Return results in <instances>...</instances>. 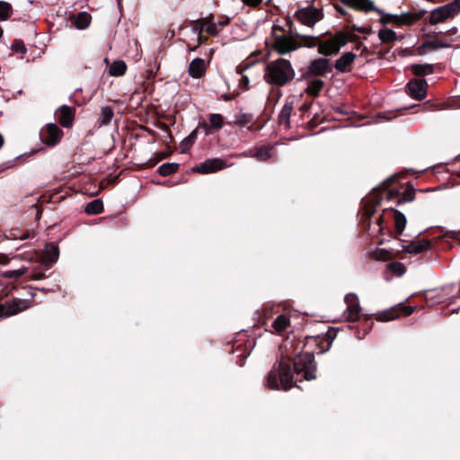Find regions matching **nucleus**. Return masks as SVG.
Wrapping results in <instances>:
<instances>
[{
  "label": "nucleus",
  "instance_id": "nucleus-1",
  "mask_svg": "<svg viewBox=\"0 0 460 460\" xmlns=\"http://www.w3.org/2000/svg\"><path fill=\"white\" fill-rule=\"evenodd\" d=\"M338 332V328L329 327L323 334L305 337L302 346L301 341L291 344L292 351L288 349V354L281 357L268 373L266 385L272 390L288 391L293 386L300 388L296 382L316 379L314 354L328 351Z\"/></svg>",
  "mask_w": 460,
  "mask_h": 460
},
{
  "label": "nucleus",
  "instance_id": "nucleus-2",
  "mask_svg": "<svg viewBox=\"0 0 460 460\" xmlns=\"http://www.w3.org/2000/svg\"><path fill=\"white\" fill-rule=\"evenodd\" d=\"M398 176H392L384 181L378 187L372 190L370 194L361 201L362 215L360 223L364 231L368 232L371 226V218L381 205L382 200H394L397 199L396 205L404 202L413 201L415 199V190L412 185L408 184L403 192L399 188L393 187L397 181Z\"/></svg>",
  "mask_w": 460,
  "mask_h": 460
},
{
  "label": "nucleus",
  "instance_id": "nucleus-3",
  "mask_svg": "<svg viewBox=\"0 0 460 460\" xmlns=\"http://www.w3.org/2000/svg\"><path fill=\"white\" fill-rule=\"evenodd\" d=\"M295 70L289 60L283 58L269 62L264 70L266 83L279 87L288 84L295 78Z\"/></svg>",
  "mask_w": 460,
  "mask_h": 460
},
{
  "label": "nucleus",
  "instance_id": "nucleus-4",
  "mask_svg": "<svg viewBox=\"0 0 460 460\" xmlns=\"http://www.w3.org/2000/svg\"><path fill=\"white\" fill-rule=\"evenodd\" d=\"M386 218H393L394 221V238L399 239L398 235H401L405 229L407 219L401 211L395 208H385L382 215L376 219V226L378 231L382 234H387L389 237L394 236V233L391 228L385 225Z\"/></svg>",
  "mask_w": 460,
  "mask_h": 460
},
{
  "label": "nucleus",
  "instance_id": "nucleus-5",
  "mask_svg": "<svg viewBox=\"0 0 460 460\" xmlns=\"http://www.w3.org/2000/svg\"><path fill=\"white\" fill-rule=\"evenodd\" d=\"M301 78L299 80H307L311 77L325 76L332 71V66L330 64V60L324 58H319L310 62L309 66L301 70Z\"/></svg>",
  "mask_w": 460,
  "mask_h": 460
},
{
  "label": "nucleus",
  "instance_id": "nucleus-6",
  "mask_svg": "<svg viewBox=\"0 0 460 460\" xmlns=\"http://www.w3.org/2000/svg\"><path fill=\"white\" fill-rule=\"evenodd\" d=\"M294 16L302 24L313 28L316 22L323 19V12L322 9L316 8L314 5L298 8Z\"/></svg>",
  "mask_w": 460,
  "mask_h": 460
},
{
  "label": "nucleus",
  "instance_id": "nucleus-7",
  "mask_svg": "<svg viewBox=\"0 0 460 460\" xmlns=\"http://www.w3.org/2000/svg\"><path fill=\"white\" fill-rule=\"evenodd\" d=\"M272 48L279 54L285 55L299 49V44L294 36L288 34H274Z\"/></svg>",
  "mask_w": 460,
  "mask_h": 460
},
{
  "label": "nucleus",
  "instance_id": "nucleus-8",
  "mask_svg": "<svg viewBox=\"0 0 460 460\" xmlns=\"http://www.w3.org/2000/svg\"><path fill=\"white\" fill-rule=\"evenodd\" d=\"M63 137V130L55 123L46 124L40 131L41 142L51 147L57 146Z\"/></svg>",
  "mask_w": 460,
  "mask_h": 460
},
{
  "label": "nucleus",
  "instance_id": "nucleus-9",
  "mask_svg": "<svg viewBox=\"0 0 460 460\" xmlns=\"http://www.w3.org/2000/svg\"><path fill=\"white\" fill-rule=\"evenodd\" d=\"M30 301L26 299L13 298L4 303H0V319L17 314L30 307Z\"/></svg>",
  "mask_w": 460,
  "mask_h": 460
},
{
  "label": "nucleus",
  "instance_id": "nucleus-10",
  "mask_svg": "<svg viewBox=\"0 0 460 460\" xmlns=\"http://www.w3.org/2000/svg\"><path fill=\"white\" fill-rule=\"evenodd\" d=\"M415 307L405 305L402 303L378 313L376 320L380 322H389L397 319L400 316H409L414 312Z\"/></svg>",
  "mask_w": 460,
  "mask_h": 460
},
{
  "label": "nucleus",
  "instance_id": "nucleus-11",
  "mask_svg": "<svg viewBox=\"0 0 460 460\" xmlns=\"http://www.w3.org/2000/svg\"><path fill=\"white\" fill-rule=\"evenodd\" d=\"M227 167L226 162L222 158H210L195 165L192 171L201 174L217 172Z\"/></svg>",
  "mask_w": 460,
  "mask_h": 460
},
{
  "label": "nucleus",
  "instance_id": "nucleus-12",
  "mask_svg": "<svg viewBox=\"0 0 460 460\" xmlns=\"http://www.w3.org/2000/svg\"><path fill=\"white\" fill-rule=\"evenodd\" d=\"M428 84L425 79H411L406 84V93L413 99L421 101L427 95Z\"/></svg>",
  "mask_w": 460,
  "mask_h": 460
},
{
  "label": "nucleus",
  "instance_id": "nucleus-13",
  "mask_svg": "<svg viewBox=\"0 0 460 460\" xmlns=\"http://www.w3.org/2000/svg\"><path fill=\"white\" fill-rule=\"evenodd\" d=\"M345 303L347 304L346 321L355 323L360 319L361 307L358 303V297L356 294L350 293L345 296Z\"/></svg>",
  "mask_w": 460,
  "mask_h": 460
},
{
  "label": "nucleus",
  "instance_id": "nucleus-14",
  "mask_svg": "<svg viewBox=\"0 0 460 460\" xmlns=\"http://www.w3.org/2000/svg\"><path fill=\"white\" fill-rule=\"evenodd\" d=\"M57 121L66 128L74 125L75 118V108L68 105L60 106L55 112Z\"/></svg>",
  "mask_w": 460,
  "mask_h": 460
},
{
  "label": "nucleus",
  "instance_id": "nucleus-15",
  "mask_svg": "<svg viewBox=\"0 0 460 460\" xmlns=\"http://www.w3.org/2000/svg\"><path fill=\"white\" fill-rule=\"evenodd\" d=\"M341 3L357 11L382 13V10L376 7L371 0H341Z\"/></svg>",
  "mask_w": 460,
  "mask_h": 460
},
{
  "label": "nucleus",
  "instance_id": "nucleus-16",
  "mask_svg": "<svg viewBox=\"0 0 460 460\" xmlns=\"http://www.w3.org/2000/svg\"><path fill=\"white\" fill-rule=\"evenodd\" d=\"M59 249L54 243H48L45 246L42 257V263L48 269H50L58 260Z\"/></svg>",
  "mask_w": 460,
  "mask_h": 460
},
{
  "label": "nucleus",
  "instance_id": "nucleus-17",
  "mask_svg": "<svg viewBox=\"0 0 460 460\" xmlns=\"http://www.w3.org/2000/svg\"><path fill=\"white\" fill-rule=\"evenodd\" d=\"M455 17L447 4L439 6L431 11L428 22L430 24H437Z\"/></svg>",
  "mask_w": 460,
  "mask_h": 460
},
{
  "label": "nucleus",
  "instance_id": "nucleus-18",
  "mask_svg": "<svg viewBox=\"0 0 460 460\" xmlns=\"http://www.w3.org/2000/svg\"><path fill=\"white\" fill-rule=\"evenodd\" d=\"M356 58L354 53L345 52L335 61L332 67L339 73H349Z\"/></svg>",
  "mask_w": 460,
  "mask_h": 460
},
{
  "label": "nucleus",
  "instance_id": "nucleus-19",
  "mask_svg": "<svg viewBox=\"0 0 460 460\" xmlns=\"http://www.w3.org/2000/svg\"><path fill=\"white\" fill-rule=\"evenodd\" d=\"M255 342L253 340H247L244 343L239 344L233 349V354L236 357V364L240 367L244 365L246 358L250 355Z\"/></svg>",
  "mask_w": 460,
  "mask_h": 460
},
{
  "label": "nucleus",
  "instance_id": "nucleus-20",
  "mask_svg": "<svg viewBox=\"0 0 460 460\" xmlns=\"http://www.w3.org/2000/svg\"><path fill=\"white\" fill-rule=\"evenodd\" d=\"M272 155L273 146H262L258 148L249 149L248 151L243 153L242 155L254 157L259 161L266 162L271 158Z\"/></svg>",
  "mask_w": 460,
  "mask_h": 460
},
{
  "label": "nucleus",
  "instance_id": "nucleus-21",
  "mask_svg": "<svg viewBox=\"0 0 460 460\" xmlns=\"http://www.w3.org/2000/svg\"><path fill=\"white\" fill-rule=\"evenodd\" d=\"M207 71V65L203 58H196L189 65L188 73L195 79L203 77Z\"/></svg>",
  "mask_w": 460,
  "mask_h": 460
},
{
  "label": "nucleus",
  "instance_id": "nucleus-22",
  "mask_svg": "<svg viewBox=\"0 0 460 460\" xmlns=\"http://www.w3.org/2000/svg\"><path fill=\"white\" fill-rule=\"evenodd\" d=\"M431 248V242L428 239L411 241L409 244L402 246V251L411 254H418Z\"/></svg>",
  "mask_w": 460,
  "mask_h": 460
},
{
  "label": "nucleus",
  "instance_id": "nucleus-23",
  "mask_svg": "<svg viewBox=\"0 0 460 460\" xmlns=\"http://www.w3.org/2000/svg\"><path fill=\"white\" fill-rule=\"evenodd\" d=\"M426 13H427L426 10L403 13L398 16L399 26H401V25L411 26L414 23H416L417 22L423 19L424 16L426 15Z\"/></svg>",
  "mask_w": 460,
  "mask_h": 460
},
{
  "label": "nucleus",
  "instance_id": "nucleus-24",
  "mask_svg": "<svg viewBox=\"0 0 460 460\" xmlns=\"http://www.w3.org/2000/svg\"><path fill=\"white\" fill-rule=\"evenodd\" d=\"M92 16L87 12H80L78 13H73L69 16V21L72 25L78 30L86 29L91 22Z\"/></svg>",
  "mask_w": 460,
  "mask_h": 460
},
{
  "label": "nucleus",
  "instance_id": "nucleus-25",
  "mask_svg": "<svg viewBox=\"0 0 460 460\" xmlns=\"http://www.w3.org/2000/svg\"><path fill=\"white\" fill-rule=\"evenodd\" d=\"M294 102L289 98L286 100V102L279 114V124L283 125L286 128H289L290 116L293 111Z\"/></svg>",
  "mask_w": 460,
  "mask_h": 460
},
{
  "label": "nucleus",
  "instance_id": "nucleus-26",
  "mask_svg": "<svg viewBox=\"0 0 460 460\" xmlns=\"http://www.w3.org/2000/svg\"><path fill=\"white\" fill-rule=\"evenodd\" d=\"M337 46H335L332 37L327 40H322L320 39V43L318 44V52L325 57L337 55L338 49Z\"/></svg>",
  "mask_w": 460,
  "mask_h": 460
},
{
  "label": "nucleus",
  "instance_id": "nucleus-27",
  "mask_svg": "<svg viewBox=\"0 0 460 460\" xmlns=\"http://www.w3.org/2000/svg\"><path fill=\"white\" fill-rule=\"evenodd\" d=\"M295 37L296 40L298 41L299 48L305 47V48H314L318 47V44L320 43V38L315 36H310V35H303L300 33H296Z\"/></svg>",
  "mask_w": 460,
  "mask_h": 460
},
{
  "label": "nucleus",
  "instance_id": "nucleus-28",
  "mask_svg": "<svg viewBox=\"0 0 460 460\" xmlns=\"http://www.w3.org/2000/svg\"><path fill=\"white\" fill-rule=\"evenodd\" d=\"M290 325V320L284 314L279 315L272 323L271 327L274 329L272 332L280 334Z\"/></svg>",
  "mask_w": 460,
  "mask_h": 460
},
{
  "label": "nucleus",
  "instance_id": "nucleus-29",
  "mask_svg": "<svg viewBox=\"0 0 460 460\" xmlns=\"http://www.w3.org/2000/svg\"><path fill=\"white\" fill-rule=\"evenodd\" d=\"M449 45L447 43L442 42L438 40H425L419 48L418 52L420 55H423L426 53V49H443L447 48Z\"/></svg>",
  "mask_w": 460,
  "mask_h": 460
},
{
  "label": "nucleus",
  "instance_id": "nucleus-30",
  "mask_svg": "<svg viewBox=\"0 0 460 460\" xmlns=\"http://www.w3.org/2000/svg\"><path fill=\"white\" fill-rule=\"evenodd\" d=\"M113 117H114V111L111 106L102 107L99 118H98V123L100 126L110 125Z\"/></svg>",
  "mask_w": 460,
  "mask_h": 460
},
{
  "label": "nucleus",
  "instance_id": "nucleus-31",
  "mask_svg": "<svg viewBox=\"0 0 460 460\" xmlns=\"http://www.w3.org/2000/svg\"><path fill=\"white\" fill-rule=\"evenodd\" d=\"M411 71L416 76H425L434 71V66L430 64H415L411 66Z\"/></svg>",
  "mask_w": 460,
  "mask_h": 460
},
{
  "label": "nucleus",
  "instance_id": "nucleus-32",
  "mask_svg": "<svg viewBox=\"0 0 460 460\" xmlns=\"http://www.w3.org/2000/svg\"><path fill=\"white\" fill-rule=\"evenodd\" d=\"M209 124L204 123L203 127L205 128H212L214 130H219L224 126V117L218 113H213L209 115Z\"/></svg>",
  "mask_w": 460,
  "mask_h": 460
},
{
  "label": "nucleus",
  "instance_id": "nucleus-33",
  "mask_svg": "<svg viewBox=\"0 0 460 460\" xmlns=\"http://www.w3.org/2000/svg\"><path fill=\"white\" fill-rule=\"evenodd\" d=\"M127 71V65L123 60L114 61L109 68V74L112 76H121Z\"/></svg>",
  "mask_w": 460,
  "mask_h": 460
},
{
  "label": "nucleus",
  "instance_id": "nucleus-34",
  "mask_svg": "<svg viewBox=\"0 0 460 460\" xmlns=\"http://www.w3.org/2000/svg\"><path fill=\"white\" fill-rule=\"evenodd\" d=\"M324 86V83L321 79H314L313 80L309 85L305 89V93L312 96V97H317L320 94V92Z\"/></svg>",
  "mask_w": 460,
  "mask_h": 460
},
{
  "label": "nucleus",
  "instance_id": "nucleus-35",
  "mask_svg": "<svg viewBox=\"0 0 460 460\" xmlns=\"http://www.w3.org/2000/svg\"><path fill=\"white\" fill-rule=\"evenodd\" d=\"M88 215H98L103 211V203L101 199H93L89 202L84 209Z\"/></svg>",
  "mask_w": 460,
  "mask_h": 460
},
{
  "label": "nucleus",
  "instance_id": "nucleus-36",
  "mask_svg": "<svg viewBox=\"0 0 460 460\" xmlns=\"http://www.w3.org/2000/svg\"><path fill=\"white\" fill-rule=\"evenodd\" d=\"M378 38L382 43H390L397 40L396 32L391 29H382L378 32Z\"/></svg>",
  "mask_w": 460,
  "mask_h": 460
},
{
  "label": "nucleus",
  "instance_id": "nucleus-37",
  "mask_svg": "<svg viewBox=\"0 0 460 460\" xmlns=\"http://www.w3.org/2000/svg\"><path fill=\"white\" fill-rule=\"evenodd\" d=\"M179 170V164L176 163H165L158 168V173L162 176H169Z\"/></svg>",
  "mask_w": 460,
  "mask_h": 460
},
{
  "label": "nucleus",
  "instance_id": "nucleus-38",
  "mask_svg": "<svg viewBox=\"0 0 460 460\" xmlns=\"http://www.w3.org/2000/svg\"><path fill=\"white\" fill-rule=\"evenodd\" d=\"M335 46H337L338 52L341 48L344 47L349 42V35L344 31H339L332 37Z\"/></svg>",
  "mask_w": 460,
  "mask_h": 460
},
{
  "label": "nucleus",
  "instance_id": "nucleus-39",
  "mask_svg": "<svg viewBox=\"0 0 460 460\" xmlns=\"http://www.w3.org/2000/svg\"><path fill=\"white\" fill-rule=\"evenodd\" d=\"M197 138V130H193L187 137H185L181 143V153H186L193 146Z\"/></svg>",
  "mask_w": 460,
  "mask_h": 460
},
{
  "label": "nucleus",
  "instance_id": "nucleus-40",
  "mask_svg": "<svg viewBox=\"0 0 460 460\" xmlns=\"http://www.w3.org/2000/svg\"><path fill=\"white\" fill-rule=\"evenodd\" d=\"M13 14L12 5L4 1H0V20L5 21Z\"/></svg>",
  "mask_w": 460,
  "mask_h": 460
},
{
  "label": "nucleus",
  "instance_id": "nucleus-41",
  "mask_svg": "<svg viewBox=\"0 0 460 460\" xmlns=\"http://www.w3.org/2000/svg\"><path fill=\"white\" fill-rule=\"evenodd\" d=\"M388 269L396 276H402L406 271L404 264L399 261H394L389 263Z\"/></svg>",
  "mask_w": 460,
  "mask_h": 460
},
{
  "label": "nucleus",
  "instance_id": "nucleus-42",
  "mask_svg": "<svg viewBox=\"0 0 460 460\" xmlns=\"http://www.w3.org/2000/svg\"><path fill=\"white\" fill-rule=\"evenodd\" d=\"M381 15L380 22L384 25H386L388 23H394L397 26H399V15L396 14H390V13H379Z\"/></svg>",
  "mask_w": 460,
  "mask_h": 460
},
{
  "label": "nucleus",
  "instance_id": "nucleus-43",
  "mask_svg": "<svg viewBox=\"0 0 460 460\" xmlns=\"http://www.w3.org/2000/svg\"><path fill=\"white\" fill-rule=\"evenodd\" d=\"M20 234V230L13 229L11 232V234L13 236L14 239H20V240H26V239H31L36 235V233L33 230H26L25 232Z\"/></svg>",
  "mask_w": 460,
  "mask_h": 460
},
{
  "label": "nucleus",
  "instance_id": "nucleus-44",
  "mask_svg": "<svg viewBox=\"0 0 460 460\" xmlns=\"http://www.w3.org/2000/svg\"><path fill=\"white\" fill-rule=\"evenodd\" d=\"M272 316V309L270 307H264L262 314H260L259 323L261 325H266L268 319Z\"/></svg>",
  "mask_w": 460,
  "mask_h": 460
},
{
  "label": "nucleus",
  "instance_id": "nucleus-45",
  "mask_svg": "<svg viewBox=\"0 0 460 460\" xmlns=\"http://www.w3.org/2000/svg\"><path fill=\"white\" fill-rule=\"evenodd\" d=\"M190 25L192 31L194 32H196L197 34H200L201 32H203L205 26H206L205 24H203V22L201 21V19L190 21Z\"/></svg>",
  "mask_w": 460,
  "mask_h": 460
},
{
  "label": "nucleus",
  "instance_id": "nucleus-46",
  "mask_svg": "<svg viewBox=\"0 0 460 460\" xmlns=\"http://www.w3.org/2000/svg\"><path fill=\"white\" fill-rule=\"evenodd\" d=\"M12 49L14 52L24 54L27 51V49L25 47V44L23 40H14V41L12 44Z\"/></svg>",
  "mask_w": 460,
  "mask_h": 460
},
{
  "label": "nucleus",
  "instance_id": "nucleus-47",
  "mask_svg": "<svg viewBox=\"0 0 460 460\" xmlns=\"http://www.w3.org/2000/svg\"><path fill=\"white\" fill-rule=\"evenodd\" d=\"M376 259L380 261H389L393 259L391 252L385 249H378L376 251Z\"/></svg>",
  "mask_w": 460,
  "mask_h": 460
},
{
  "label": "nucleus",
  "instance_id": "nucleus-48",
  "mask_svg": "<svg viewBox=\"0 0 460 460\" xmlns=\"http://www.w3.org/2000/svg\"><path fill=\"white\" fill-rule=\"evenodd\" d=\"M28 269L27 268H22L19 270H8L5 273V277L7 278H13V279H18L27 273Z\"/></svg>",
  "mask_w": 460,
  "mask_h": 460
},
{
  "label": "nucleus",
  "instance_id": "nucleus-49",
  "mask_svg": "<svg viewBox=\"0 0 460 460\" xmlns=\"http://www.w3.org/2000/svg\"><path fill=\"white\" fill-rule=\"evenodd\" d=\"M204 31L208 36L212 37L217 36L220 31V30L217 29V23L206 24Z\"/></svg>",
  "mask_w": 460,
  "mask_h": 460
},
{
  "label": "nucleus",
  "instance_id": "nucleus-50",
  "mask_svg": "<svg viewBox=\"0 0 460 460\" xmlns=\"http://www.w3.org/2000/svg\"><path fill=\"white\" fill-rule=\"evenodd\" d=\"M373 325L374 322L372 321V319L368 316H366L362 323L364 336L372 329Z\"/></svg>",
  "mask_w": 460,
  "mask_h": 460
},
{
  "label": "nucleus",
  "instance_id": "nucleus-51",
  "mask_svg": "<svg viewBox=\"0 0 460 460\" xmlns=\"http://www.w3.org/2000/svg\"><path fill=\"white\" fill-rule=\"evenodd\" d=\"M444 237L452 239L460 244V231H447Z\"/></svg>",
  "mask_w": 460,
  "mask_h": 460
},
{
  "label": "nucleus",
  "instance_id": "nucleus-52",
  "mask_svg": "<svg viewBox=\"0 0 460 460\" xmlns=\"http://www.w3.org/2000/svg\"><path fill=\"white\" fill-rule=\"evenodd\" d=\"M46 277L47 276L44 272L33 270L28 276V279L32 280H40L45 279Z\"/></svg>",
  "mask_w": 460,
  "mask_h": 460
},
{
  "label": "nucleus",
  "instance_id": "nucleus-53",
  "mask_svg": "<svg viewBox=\"0 0 460 460\" xmlns=\"http://www.w3.org/2000/svg\"><path fill=\"white\" fill-rule=\"evenodd\" d=\"M451 12H453V15L456 16V13L460 12V0H454L453 2L447 4Z\"/></svg>",
  "mask_w": 460,
  "mask_h": 460
},
{
  "label": "nucleus",
  "instance_id": "nucleus-54",
  "mask_svg": "<svg viewBox=\"0 0 460 460\" xmlns=\"http://www.w3.org/2000/svg\"><path fill=\"white\" fill-rule=\"evenodd\" d=\"M252 115H250V114H243L238 119L237 124H239L241 126H244V125L250 123L252 121Z\"/></svg>",
  "mask_w": 460,
  "mask_h": 460
},
{
  "label": "nucleus",
  "instance_id": "nucleus-55",
  "mask_svg": "<svg viewBox=\"0 0 460 460\" xmlns=\"http://www.w3.org/2000/svg\"><path fill=\"white\" fill-rule=\"evenodd\" d=\"M249 84L250 80L248 76L243 75L239 82V86L242 88L243 91H246L249 89Z\"/></svg>",
  "mask_w": 460,
  "mask_h": 460
},
{
  "label": "nucleus",
  "instance_id": "nucleus-56",
  "mask_svg": "<svg viewBox=\"0 0 460 460\" xmlns=\"http://www.w3.org/2000/svg\"><path fill=\"white\" fill-rule=\"evenodd\" d=\"M286 25L288 26V35H291L295 37V34L296 33L295 31V25L291 19L287 20Z\"/></svg>",
  "mask_w": 460,
  "mask_h": 460
},
{
  "label": "nucleus",
  "instance_id": "nucleus-57",
  "mask_svg": "<svg viewBox=\"0 0 460 460\" xmlns=\"http://www.w3.org/2000/svg\"><path fill=\"white\" fill-rule=\"evenodd\" d=\"M350 30L352 31H358L361 33H369L371 31V29L366 28V27H359L355 24L351 25Z\"/></svg>",
  "mask_w": 460,
  "mask_h": 460
},
{
  "label": "nucleus",
  "instance_id": "nucleus-58",
  "mask_svg": "<svg viewBox=\"0 0 460 460\" xmlns=\"http://www.w3.org/2000/svg\"><path fill=\"white\" fill-rule=\"evenodd\" d=\"M216 23H217V26L223 28L230 23V19L228 17H220L216 22Z\"/></svg>",
  "mask_w": 460,
  "mask_h": 460
},
{
  "label": "nucleus",
  "instance_id": "nucleus-59",
  "mask_svg": "<svg viewBox=\"0 0 460 460\" xmlns=\"http://www.w3.org/2000/svg\"><path fill=\"white\" fill-rule=\"evenodd\" d=\"M243 3L250 7H257L259 6L262 0H242Z\"/></svg>",
  "mask_w": 460,
  "mask_h": 460
},
{
  "label": "nucleus",
  "instance_id": "nucleus-60",
  "mask_svg": "<svg viewBox=\"0 0 460 460\" xmlns=\"http://www.w3.org/2000/svg\"><path fill=\"white\" fill-rule=\"evenodd\" d=\"M318 124H319V119H318V118H316L315 116H314L313 119H311L308 121V123H307L308 128H309L310 129H314V128L318 126Z\"/></svg>",
  "mask_w": 460,
  "mask_h": 460
},
{
  "label": "nucleus",
  "instance_id": "nucleus-61",
  "mask_svg": "<svg viewBox=\"0 0 460 460\" xmlns=\"http://www.w3.org/2000/svg\"><path fill=\"white\" fill-rule=\"evenodd\" d=\"M208 40V35H203L202 32L200 34H198L197 40L198 45L206 44Z\"/></svg>",
  "mask_w": 460,
  "mask_h": 460
},
{
  "label": "nucleus",
  "instance_id": "nucleus-62",
  "mask_svg": "<svg viewBox=\"0 0 460 460\" xmlns=\"http://www.w3.org/2000/svg\"><path fill=\"white\" fill-rule=\"evenodd\" d=\"M201 21L203 22V24H210V23H216L215 22V16L214 14H209L208 16L207 17H204V18H200Z\"/></svg>",
  "mask_w": 460,
  "mask_h": 460
},
{
  "label": "nucleus",
  "instance_id": "nucleus-63",
  "mask_svg": "<svg viewBox=\"0 0 460 460\" xmlns=\"http://www.w3.org/2000/svg\"><path fill=\"white\" fill-rule=\"evenodd\" d=\"M250 66L249 64H240L239 66H237L236 67V73L243 75V73Z\"/></svg>",
  "mask_w": 460,
  "mask_h": 460
},
{
  "label": "nucleus",
  "instance_id": "nucleus-64",
  "mask_svg": "<svg viewBox=\"0 0 460 460\" xmlns=\"http://www.w3.org/2000/svg\"><path fill=\"white\" fill-rule=\"evenodd\" d=\"M13 166H14L13 161H8L6 163H4V164H0V172H2L4 170H6L7 168H11Z\"/></svg>",
  "mask_w": 460,
  "mask_h": 460
}]
</instances>
